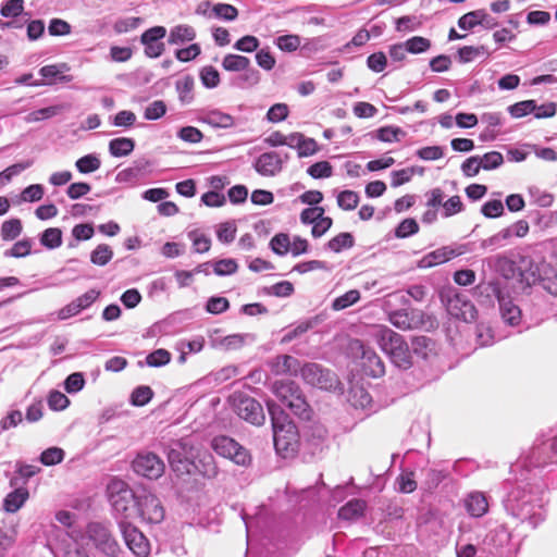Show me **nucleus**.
<instances>
[{
    "label": "nucleus",
    "instance_id": "1",
    "mask_svg": "<svg viewBox=\"0 0 557 557\" xmlns=\"http://www.w3.org/2000/svg\"><path fill=\"white\" fill-rule=\"evenodd\" d=\"M273 391L281 401V405L268 401L274 447L278 455L287 458L296 453L298 448V431L282 407L290 409L294 414L300 418L308 419L309 406L301 395L299 387L293 381H276Z\"/></svg>",
    "mask_w": 557,
    "mask_h": 557
},
{
    "label": "nucleus",
    "instance_id": "2",
    "mask_svg": "<svg viewBox=\"0 0 557 557\" xmlns=\"http://www.w3.org/2000/svg\"><path fill=\"white\" fill-rule=\"evenodd\" d=\"M532 467L515 469L516 483L511 486L504 500V507L510 516L521 523H527L532 529L537 528L546 518L544 502L541 496L537 478Z\"/></svg>",
    "mask_w": 557,
    "mask_h": 557
},
{
    "label": "nucleus",
    "instance_id": "3",
    "mask_svg": "<svg viewBox=\"0 0 557 557\" xmlns=\"http://www.w3.org/2000/svg\"><path fill=\"white\" fill-rule=\"evenodd\" d=\"M374 337L395 367L407 370L412 366L411 352L404 336L387 326H381Z\"/></svg>",
    "mask_w": 557,
    "mask_h": 557
},
{
    "label": "nucleus",
    "instance_id": "4",
    "mask_svg": "<svg viewBox=\"0 0 557 557\" xmlns=\"http://www.w3.org/2000/svg\"><path fill=\"white\" fill-rule=\"evenodd\" d=\"M481 296L488 298L490 302L497 300L503 321L511 326L519 325L521 321V309L513 302L506 287L499 282H487L478 286Z\"/></svg>",
    "mask_w": 557,
    "mask_h": 557
},
{
    "label": "nucleus",
    "instance_id": "5",
    "mask_svg": "<svg viewBox=\"0 0 557 557\" xmlns=\"http://www.w3.org/2000/svg\"><path fill=\"white\" fill-rule=\"evenodd\" d=\"M170 467L177 475L190 474L198 469L190 438L173 440L164 447Z\"/></svg>",
    "mask_w": 557,
    "mask_h": 557
},
{
    "label": "nucleus",
    "instance_id": "6",
    "mask_svg": "<svg viewBox=\"0 0 557 557\" xmlns=\"http://www.w3.org/2000/svg\"><path fill=\"white\" fill-rule=\"evenodd\" d=\"M108 494L113 516L117 520V523L128 521L133 506L136 505L137 494L132 491L126 482L119 479H113L109 483Z\"/></svg>",
    "mask_w": 557,
    "mask_h": 557
},
{
    "label": "nucleus",
    "instance_id": "7",
    "mask_svg": "<svg viewBox=\"0 0 557 557\" xmlns=\"http://www.w3.org/2000/svg\"><path fill=\"white\" fill-rule=\"evenodd\" d=\"M557 457V429L552 431V435L539 441L530 451L515 463V469L522 467H532L534 469L555 462Z\"/></svg>",
    "mask_w": 557,
    "mask_h": 557
},
{
    "label": "nucleus",
    "instance_id": "8",
    "mask_svg": "<svg viewBox=\"0 0 557 557\" xmlns=\"http://www.w3.org/2000/svg\"><path fill=\"white\" fill-rule=\"evenodd\" d=\"M442 301L446 306L449 315L465 322H473L476 318V309L467 295L455 289H448L441 294Z\"/></svg>",
    "mask_w": 557,
    "mask_h": 557
},
{
    "label": "nucleus",
    "instance_id": "9",
    "mask_svg": "<svg viewBox=\"0 0 557 557\" xmlns=\"http://www.w3.org/2000/svg\"><path fill=\"white\" fill-rule=\"evenodd\" d=\"M136 507L141 520L148 524H159L164 520V507L154 494L146 491L137 494Z\"/></svg>",
    "mask_w": 557,
    "mask_h": 557
},
{
    "label": "nucleus",
    "instance_id": "10",
    "mask_svg": "<svg viewBox=\"0 0 557 557\" xmlns=\"http://www.w3.org/2000/svg\"><path fill=\"white\" fill-rule=\"evenodd\" d=\"M211 448L221 457L228 458L236 465L246 466L251 457L248 450L232 437L220 435L211 441Z\"/></svg>",
    "mask_w": 557,
    "mask_h": 557
},
{
    "label": "nucleus",
    "instance_id": "11",
    "mask_svg": "<svg viewBox=\"0 0 557 557\" xmlns=\"http://www.w3.org/2000/svg\"><path fill=\"white\" fill-rule=\"evenodd\" d=\"M119 528L126 546L136 557L150 555V543L137 527L128 521H122L119 522Z\"/></svg>",
    "mask_w": 557,
    "mask_h": 557
},
{
    "label": "nucleus",
    "instance_id": "12",
    "mask_svg": "<svg viewBox=\"0 0 557 557\" xmlns=\"http://www.w3.org/2000/svg\"><path fill=\"white\" fill-rule=\"evenodd\" d=\"M86 533L96 547L106 555L115 556L119 553L120 545L106 524L101 522H90L87 525Z\"/></svg>",
    "mask_w": 557,
    "mask_h": 557
},
{
    "label": "nucleus",
    "instance_id": "13",
    "mask_svg": "<svg viewBox=\"0 0 557 557\" xmlns=\"http://www.w3.org/2000/svg\"><path fill=\"white\" fill-rule=\"evenodd\" d=\"M48 546L54 557H88L77 548L76 541L65 530L55 529L48 540Z\"/></svg>",
    "mask_w": 557,
    "mask_h": 557
},
{
    "label": "nucleus",
    "instance_id": "14",
    "mask_svg": "<svg viewBox=\"0 0 557 557\" xmlns=\"http://www.w3.org/2000/svg\"><path fill=\"white\" fill-rule=\"evenodd\" d=\"M133 470L144 478L157 480L164 473L165 465L158 455L146 451L133 460Z\"/></svg>",
    "mask_w": 557,
    "mask_h": 557
},
{
    "label": "nucleus",
    "instance_id": "15",
    "mask_svg": "<svg viewBox=\"0 0 557 557\" xmlns=\"http://www.w3.org/2000/svg\"><path fill=\"white\" fill-rule=\"evenodd\" d=\"M233 406L239 418L252 424L260 425L265 420L262 406L249 396H235L233 398Z\"/></svg>",
    "mask_w": 557,
    "mask_h": 557
},
{
    "label": "nucleus",
    "instance_id": "16",
    "mask_svg": "<svg viewBox=\"0 0 557 557\" xmlns=\"http://www.w3.org/2000/svg\"><path fill=\"white\" fill-rule=\"evenodd\" d=\"M301 375L308 384L321 389H331L336 383L334 374L318 363L306 364L301 369Z\"/></svg>",
    "mask_w": 557,
    "mask_h": 557
},
{
    "label": "nucleus",
    "instance_id": "17",
    "mask_svg": "<svg viewBox=\"0 0 557 557\" xmlns=\"http://www.w3.org/2000/svg\"><path fill=\"white\" fill-rule=\"evenodd\" d=\"M388 321L404 331L416 330L424 324V313L418 309H398L389 312Z\"/></svg>",
    "mask_w": 557,
    "mask_h": 557
},
{
    "label": "nucleus",
    "instance_id": "18",
    "mask_svg": "<svg viewBox=\"0 0 557 557\" xmlns=\"http://www.w3.org/2000/svg\"><path fill=\"white\" fill-rule=\"evenodd\" d=\"M165 35L166 28L164 26H153L141 34L140 42L145 47L146 57L157 59L164 52L165 45L162 39Z\"/></svg>",
    "mask_w": 557,
    "mask_h": 557
},
{
    "label": "nucleus",
    "instance_id": "19",
    "mask_svg": "<svg viewBox=\"0 0 557 557\" xmlns=\"http://www.w3.org/2000/svg\"><path fill=\"white\" fill-rule=\"evenodd\" d=\"M356 346L361 351V367L367 375L380 377L385 373V367L380 356L370 347L357 341Z\"/></svg>",
    "mask_w": 557,
    "mask_h": 557
},
{
    "label": "nucleus",
    "instance_id": "20",
    "mask_svg": "<svg viewBox=\"0 0 557 557\" xmlns=\"http://www.w3.org/2000/svg\"><path fill=\"white\" fill-rule=\"evenodd\" d=\"M478 25L485 29H493L498 23L495 17L483 9L468 12L458 20V26L463 30H470Z\"/></svg>",
    "mask_w": 557,
    "mask_h": 557
},
{
    "label": "nucleus",
    "instance_id": "21",
    "mask_svg": "<svg viewBox=\"0 0 557 557\" xmlns=\"http://www.w3.org/2000/svg\"><path fill=\"white\" fill-rule=\"evenodd\" d=\"M198 121L213 128H231L235 125V119L220 109H202L198 113Z\"/></svg>",
    "mask_w": 557,
    "mask_h": 557
},
{
    "label": "nucleus",
    "instance_id": "22",
    "mask_svg": "<svg viewBox=\"0 0 557 557\" xmlns=\"http://www.w3.org/2000/svg\"><path fill=\"white\" fill-rule=\"evenodd\" d=\"M466 511L472 518H481L488 511L490 503L485 493L473 491L463 498Z\"/></svg>",
    "mask_w": 557,
    "mask_h": 557
},
{
    "label": "nucleus",
    "instance_id": "23",
    "mask_svg": "<svg viewBox=\"0 0 557 557\" xmlns=\"http://www.w3.org/2000/svg\"><path fill=\"white\" fill-rule=\"evenodd\" d=\"M256 171L264 176H273L282 170V160L276 152H264L255 163Z\"/></svg>",
    "mask_w": 557,
    "mask_h": 557
},
{
    "label": "nucleus",
    "instance_id": "24",
    "mask_svg": "<svg viewBox=\"0 0 557 557\" xmlns=\"http://www.w3.org/2000/svg\"><path fill=\"white\" fill-rule=\"evenodd\" d=\"M151 163L149 160L140 159L133 163L132 166L120 171L115 181L117 183H132L137 181L146 171L150 168Z\"/></svg>",
    "mask_w": 557,
    "mask_h": 557
},
{
    "label": "nucleus",
    "instance_id": "25",
    "mask_svg": "<svg viewBox=\"0 0 557 557\" xmlns=\"http://www.w3.org/2000/svg\"><path fill=\"white\" fill-rule=\"evenodd\" d=\"M454 256L455 251L453 249L448 247H442L423 256L419 260L418 265L421 269L432 268L449 261Z\"/></svg>",
    "mask_w": 557,
    "mask_h": 557
},
{
    "label": "nucleus",
    "instance_id": "26",
    "mask_svg": "<svg viewBox=\"0 0 557 557\" xmlns=\"http://www.w3.org/2000/svg\"><path fill=\"white\" fill-rule=\"evenodd\" d=\"M69 66L65 63L45 65L39 70V74L46 79V84H54L58 81L69 83L72 82L71 75H63L64 71H67Z\"/></svg>",
    "mask_w": 557,
    "mask_h": 557
},
{
    "label": "nucleus",
    "instance_id": "27",
    "mask_svg": "<svg viewBox=\"0 0 557 557\" xmlns=\"http://www.w3.org/2000/svg\"><path fill=\"white\" fill-rule=\"evenodd\" d=\"M196 29L187 24H180L170 29L168 42L170 45H184L190 42L196 38Z\"/></svg>",
    "mask_w": 557,
    "mask_h": 557
},
{
    "label": "nucleus",
    "instance_id": "28",
    "mask_svg": "<svg viewBox=\"0 0 557 557\" xmlns=\"http://www.w3.org/2000/svg\"><path fill=\"white\" fill-rule=\"evenodd\" d=\"M539 284L549 294L557 296V271L549 264L539 268Z\"/></svg>",
    "mask_w": 557,
    "mask_h": 557
},
{
    "label": "nucleus",
    "instance_id": "29",
    "mask_svg": "<svg viewBox=\"0 0 557 557\" xmlns=\"http://www.w3.org/2000/svg\"><path fill=\"white\" fill-rule=\"evenodd\" d=\"M28 491L25 487H15L14 491L9 493L3 500V509L7 512H16L25 502L28 499Z\"/></svg>",
    "mask_w": 557,
    "mask_h": 557
},
{
    "label": "nucleus",
    "instance_id": "30",
    "mask_svg": "<svg viewBox=\"0 0 557 557\" xmlns=\"http://www.w3.org/2000/svg\"><path fill=\"white\" fill-rule=\"evenodd\" d=\"M135 148L133 138L119 137L109 141V152L112 157L122 158L131 154Z\"/></svg>",
    "mask_w": 557,
    "mask_h": 557
},
{
    "label": "nucleus",
    "instance_id": "31",
    "mask_svg": "<svg viewBox=\"0 0 557 557\" xmlns=\"http://www.w3.org/2000/svg\"><path fill=\"white\" fill-rule=\"evenodd\" d=\"M457 54H458V59L461 63H469L480 57H484L485 59H487L491 55V52L483 45H481V46H463L458 49Z\"/></svg>",
    "mask_w": 557,
    "mask_h": 557
},
{
    "label": "nucleus",
    "instance_id": "32",
    "mask_svg": "<svg viewBox=\"0 0 557 557\" xmlns=\"http://www.w3.org/2000/svg\"><path fill=\"white\" fill-rule=\"evenodd\" d=\"M366 503L361 499H351L338 510V517L343 520H355L363 515Z\"/></svg>",
    "mask_w": 557,
    "mask_h": 557
},
{
    "label": "nucleus",
    "instance_id": "33",
    "mask_svg": "<svg viewBox=\"0 0 557 557\" xmlns=\"http://www.w3.org/2000/svg\"><path fill=\"white\" fill-rule=\"evenodd\" d=\"M222 66L228 72H240L250 66V60L239 54H226L222 61Z\"/></svg>",
    "mask_w": 557,
    "mask_h": 557
},
{
    "label": "nucleus",
    "instance_id": "34",
    "mask_svg": "<svg viewBox=\"0 0 557 557\" xmlns=\"http://www.w3.org/2000/svg\"><path fill=\"white\" fill-rule=\"evenodd\" d=\"M359 201V194L350 189L342 190L336 196L337 206L345 211L355 210L358 207Z\"/></svg>",
    "mask_w": 557,
    "mask_h": 557
},
{
    "label": "nucleus",
    "instance_id": "35",
    "mask_svg": "<svg viewBox=\"0 0 557 557\" xmlns=\"http://www.w3.org/2000/svg\"><path fill=\"white\" fill-rule=\"evenodd\" d=\"M23 231V225L20 219H10L2 223L0 234L1 238L7 242L16 239Z\"/></svg>",
    "mask_w": 557,
    "mask_h": 557
},
{
    "label": "nucleus",
    "instance_id": "36",
    "mask_svg": "<svg viewBox=\"0 0 557 557\" xmlns=\"http://www.w3.org/2000/svg\"><path fill=\"white\" fill-rule=\"evenodd\" d=\"M355 245V238L352 234L344 232L334 236L326 244V248L334 252H341L344 249H349Z\"/></svg>",
    "mask_w": 557,
    "mask_h": 557
},
{
    "label": "nucleus",
    "instance_id": "37",
    "mask_svg": "<svg viewBox=\"0 0 557 557\" xmlns=\"http://www.w3.org/2000/svg\"><path fill=\"white\" fill-rule=\"evenodd\" d=\"M33 240L30 238H24L16 242L10 249L3 252L5 258H23L32 252Z\"/></svg>",
    "mask_w": 557,
    "mask_h": 557
},
{
    "label": "nucleus",
    "instance_id": "38",
    "mask_svg": "<svg viewBox=\"0 0 557 557\" xmlns=\"http://www.w3.org/2000/svg\"><path fill=\"white\" fill-rule=\"evenodd\" d=\"M40 244L48 249H55L62 245V232L58 227L45 230L40 236Z\"/></svg>",
    "mask_w": 557,
    "mask_h": 557
},
{
    "label": "nucleus",
    "instance_id": "39",
    "mask_svg": "<svg viewBox=\"0 0 557 557\" xmlns=\"http://www.w3.org/2000/svg\"><path fill=\"white\" fill-rule=\"evenodd\" d=\"M360 299V293L357 289H350L344 295L336 297L332 302V309L335 311L344 310L355 305Z\"/></svg>",
    "mask_w": 557,
    "mask_h": 557
},
{
    "label": "nucleus",
    "instance_id": "40",
    "mask_svg": "<svg viewBox=\"0 0 557 557\" xmlns=\"http://www.w3.org/2000/svg\"><path fill=\"white\" fill-rule=\"evenodd\" d=\"M317 323H318L317 318L300 321L299 323H297L294 327H292L284 334L283 342H285V343L292 342L296 337H298V336L305 334L306 332H308L309 330H311Z\"/></svg>",
    "mask_w": 557,
    "mask_h": 557
},
{
    "label": "nucleus",
    "instance_id": "41",
    "mask_svg": "<svg viewBox=\"0 0 557 557\" xmlns=\"http://www.w3.org/2000/svg\"><path fill=\"white\" fill-rule=\"evenodd\" d=\"M113 257V251L110 246L106 244L98 245L90 253V261L99 267H103L110 262Z\"/></svg>",
    "mask_w": 557,
    "mask_h": 557
},
{
    "label": "nucleus",
    "instance_id": "42",
    "mask_svg": "<svg viewBox=\"0 0 557 557\" xmlns=\"http://www.w3.org/2000/svg\"><path fill=\"white\" fill-rule=\"evenodd\" d=\"M75 166L79 173L88 174L99 170L101 161L96 154L90 153L79 158L76 161Z\"/></svg>",
    "mask_w": 557,
    "mask_h": 557
},
{
    "label": "nucleus",
    "instance_id": "43",
    "mask_svg": "<svg viewBox=\"0 0 557 557\" xmlns=\"http://www.w3.org/2000/svg\"><path fill=\"white\" fill-rule=\"evenodd\" d=\"M211 14L216 18L232 22L235 21L238 16V10L228 3H216L211 9Z\"/></svg>",
    "mask_w": 557,
    "mask_h": 557
},
{
    "label": "nucleus",
    "instance_id": "44",
    "mask_svg": "<svg viewBox=\"0 0 557 557\" xmlns=\"http://www.w3.org/2000/svg\"><path fill=\"white\" fill-rule=\"evenodd\" d=\"M508 240L509 232L503 228L491 237L483 239L480 246L483 249L495 250L506 246Z\"/></svg>",
    "mask_w": 557,
    "mask_h": 557
},
{
    "label": "nucleus",
    "instance_id": "45",
    "mask_svg": "<svg viewBox=\"0 0 557 557\" xmlns=\"http://www.w3.org/2000/svg\"><path fill=\"white\" fill-rule=\"evenodd\" d=\"M406 133L397 126H384L376 131V138L383 143L399 141Z\"/></svg>",
    "mask_w": 557,
    "mask_h": 557
},
{
    "label": "nucleus",
    "instance_id": "46",
    "mask_svg": "<svg viewBox=\"0 0 557 557\" xmlns=\"http://www.w3.org/2000/svg\"><path fill=\"white\" fill-rule=\"evenodd\" d=\"M65 453L60 447H50L45 449L39 457L44 466H55L63 461Z\"/></svg>",
    "mask_w": 557,
    "mask_h": 557
},
{
    "label": "nucleus",
    "instance_id": "47",
    "mask_svg": "<svg viewBox=\"0 0 557 557\" xmlns=\"http://www.w3.org/2000/svg\"><path fill=\"white\" fill-rule=\"evenodd\" d=\"M153 396V392L149 386L140 385L136 387L131 395V404L136 407L147 405Z\"/></svg>",
    "mask_w": 557,
    "mask_h": 557
},
{
    "label": "nucleus",
    "instance_id": "48",
    "mask_svg": "<svg viewBox=\"0 0 557 557\" xmlns=\"http://www.w3.org/2000/svg\"><path fill=\"white\" fill-rule=\"evenodd\" d=\"M212 268L218 276H226L234 274L238 269V264L235 259L227 258L214 261Z\"/></svg>",
    "mask_w": 557,
    "mask_h": 557
},
{
    "label": "nucleus",
    "instance_id": "49",
    "mask_svg": "<svg viewBox=\"0 0 557 557\" xmlns=\"http://www.w3.org/2000/svg\"><path fill=\"white\" fill-rule=\"evenodd\" d=\"M182 102H190L193 99L194 78L189 75L178 79L175 84Z\"/></svg>",
    "mask_w": 557,
    "mask_h": 557
},
{
    "label": "nucleus",
    "instance_id": "50",
    "mask_svg": "<svg viewBox=\"0 0 557 557\" xmlns=\"http://www.w3.org/2000/svg\"><path fill=\"white\" fill-rule=\"evenodd\" d=\"M275 44L282 51L294 52L300 47L301 39L298 35H282L276 38Z\"/></svg>",
    "mask_w": 557,
    "mask_h": 557
},
{
    "label": "nucleus",
    "instance_id": "51",
    "mask_svg": "<svg viewBox=\"0 0 557 557\" xmlns=\"http://www.w3.org/2000/svg\"><path fill=\"white\" fill-rule=\"evenodd\" d=\"M536 110V102L534 100H524L517 102L508 108L512 117H523Z\"/></svg>",
    "mask_w": 557,
    "mask_h": 557
},
{
    "label": "nucleus",
    "instance_id": "52",
    "mask_svg": "<svg viewBox=\"0 0 557 557\" xmlns=\"http://www.w3.org/2000/svg\"><path fill=\"white\" fill-rule=\"evenodd\" d=\"M200 81L206 88L212 89L220 84V74L216 69L207 65L200 71Z\"/></svg>",
    "mask_w": 557,
    "mask_h": 557
},
{
    "label": "nucleus",
    "instance_id": "53",
    "mask_svg": "<svg viewBox=\"0 0 557 557\" xmlns=\"http://www.w3.org/2000/svg\"><path fill=\"white\" fill-rule=\"evenodd\" d=\"M290 238L285 233L276 234L270 242L272 251L278 256H285L289 252Z\"/></svg>",
    "mask_w": 557,
    "mask_h": 557
},
{
    "label": "nucleus",
    "instance_id": "54",
    "mask_svg": "<svg viewBox=\"0 0 557 557\" xmlns=\"http://www.w3.org/2000/svg\"><path fill=\"white\" fill-rule=\"evenodd\" d=\"M165 113V102L162 100H154L145 108L144 117L148 121H156L164 116Z\"/></svg>",
    "mask_w": 557,
    "mask_h": 557
},
{
    "label": "nucleus",
    "instance_id": "55",
    "mask_svg": "<svg viewBox=\"0 0 557 557\" xmlns=\"http://www.w3.org/2000/svg\"><path fill=\"white\" fill-rule=\"evenodd\" d=\"M413 352L423 359L433 350V342L426 336H417L412 339Z\"/></svg>",
    "mask_w": 557,
    "mask_h": 557
},
{
    "label": "nucleus",
    "instance_id": "56",
    "mask_svg": "<svg viewBox=\"0 0 557 557\" xmlns=\"http://www.w3.org/2000/svg\"><path fill=\"white\" fill-rule=\"evenodd\" d=\"M409 53L419 54L428 51L431 47V41L421 36H414L405 41Z\"/></svg>",
    "mask_w": 557,
    "mask_h": 557
},
{
    "label": "nucleus",
    "instance_id": "57",
    "mask_svg": "<svg viewBox=\"0 0 557 557\" xmlns=\"http://www.w3.org/2000/svg\"><path fill=\"white\" fill-rule=\"evenodd\" d=\"M307 173L313 178H327L333 175V168L330 162L320 161L310 165Z\"/></svg>",
    "mask_w": 557,
    "mask_h": 557
},
{
    "label": "nucleus",
    "instance_id": "58",
    "mask_svg": "<svg viewBox=\"0 0 557 557\" xmlns=\"http://www.w3.org/2000/svg\"><path fill=\"white\" fill-rule=\"evenodd\" d=\"M136 114L129 110L119 111L111 120V124L115 127L129 128L136 122Z\"/></svg>",
    "mask_w": 557,
    "mask_h": 557
},
{
    "label": "nucleus",
    "instance_id": "59",
    "mask_svg": "<svg viewBox=\"0 0 557 557\" xmlns=\"http://www.w3.org/2000/svg\"><path fill=\"white\" fill-rule=\"evenodd\" d=\"M24 11V0H7L2 3L0 13L3 17H16Z\"/></svg>",
    "mask_w": 557,
    "mask_h": 557
},
{
    "label": "nucleus",
    "instance_id": "60",
    "mask_svg": "<svg viewBox=\"0 0 557 557\" xmlns=\"http://www.w3.org/2000/svg\"><path fill=\"white\" fill-rule=\"evenodd\" d=\"M479 161H481V169L490 171L499 168L504 162V158L498 151H490L479 157Z\"/></svg>",
    "mask_w": 557,
    "mask_h": 557
},
{
    "label": "nucleus",
    "instance_id": "61",
    "mask_svg": "<svg viewBox=\"0 0 557 557\" xmlns=\"http://www.w3.org/2000/svg\"><path fill=\"white\" fill-rule=\"evenodd\" d=\"M85 386V379L82 372H74L70 374L64 381V389L69 394H76Z\"/></svg>",
    "mask_w": 557,
    "mask_h": 557
},
{
    "label": "nucleus",
    "instance_id": "62",
    "mask_svg": "<svg viewBox=\"0 0 557 557\" xmlns=\"http://www.w3.org/2000/svg\"><path fill=\"white\" fill-rule=\"evenodd\" d=\"M140 17H123L115 21V23L113 24V29L116 34H125L136 29L140 25Z\"/></svg>",
    "mask_w": 557,
    "mask_h": 557
},
{
    "label": "nucleus",
    "instance_id": "63",
    "mask_svg": "<svg viewBox=\"0 0 557 557\" xmlns=\"http://www.w3.org/2000/svg\"><path fill=\"white\" fill-rule=\"evenodd\" d=\"M188 237L191 239L193 247L196 252L203 253L209 251L211 247V239L207 235L194 231L188 233Z\"/></svg>",
    "mask_w": 557,
    "mask_h": 557
},
{
    "label": "nucleus",
    "instance_id": "64",
    "mask_svg": "<svg viewBox=\"0 0 557 557\" xmlns=\"http://www.w3.org/2000/svg\"><path fill=\"white\" fill-rule=\"evenodd\" d=\"M171 354L166 349H157L146 357L149 367H162L170 362Z\"/></svg>",
    "mask_w": 557,
    "mask_h": 557
}]
</instances>
